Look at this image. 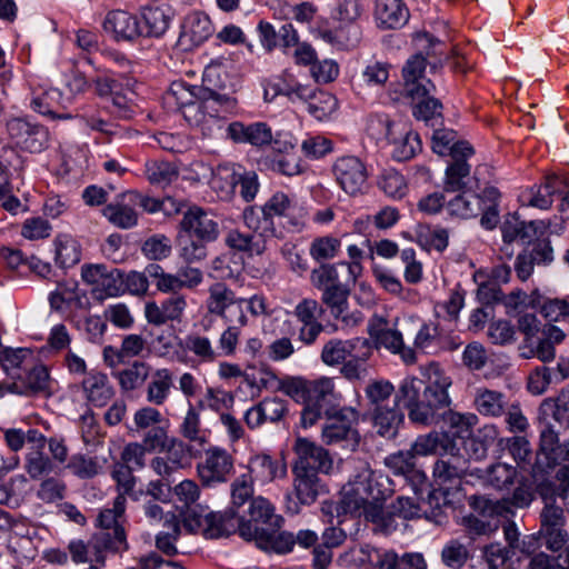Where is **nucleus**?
<instances>
[{"label": "nucleus", "mask_w": 569, "mask_h": 569, "mask_svg": "<svg viewBox=\"0 0 569 569\" xmlns=\"http://www.w3.org/2000/svg\"><path fill=\"white\" fill-rule=\"evenodd\" d=\"M422 379L407 377L399 385L397 399L408 410L409 420L416 425H436L451 405L449 388L452 379L437 362L421 368Z\"/></svg>", "instance_id": "f257e3e1"}, {"label": "nucleus", "mask_w": 569, "mask_h": 569, "mask_svg": "<svg viewBox=\"0 0 569 569\" xmlns=\"http://www.w3.org/2000/svg\"><path fill=\"white\" fill-rule=\"evenodd\" d=\"M219 224L212 214L200 207L184 212L180 221L178 246L188 261L202 260L207 256L206 243L218 238Z\"/></svg>", "instance_id": "f03ea898"}, {"label": "nucleus", "mask_w": 569, "mask_h": 569, "mask_svg": "<svg viewBox=\"0 0 569 569\" xmlns=\"http://www.w3.org/2000/svg\"><path fill=\"white\" fill-rule=\"evenodd\" d=\"M253 482L250 476L240 475L231 483V505L223 512H211L207 515L202 526L203 535L210 539H217L220 537L229 536L237 530L240 531V527L244 525H251L244 522V517L239 513V509L247 502L251 501L253 497Z\"/></svg>", "instance_id": "7ed1b4c3"}, {"label": "nucleus", "mask_w": 569, "mask_h": 569, "mask_svg": "<svg viewBox=\"0 0 569 569\" xmlns=\"http://www.w3.org/2000/svg\"><path fill=\"white\" fill-rule=\"evenodd\" d=\"M559 467L556 478L559 481V496L569 499V440L560 441L558 432L550 426L540 432L539 449L533 472H547Z\"/></svg>", "instance_id": "20e7f679"}, {"label": "nucleus", "mask_w": 569, "mask_h": 569, "mask_svg": "<svg viewBox=\"0 0 569 569\" xmlns=\"http://www.w3.org/2000/svg\"><path fill=\"white\" fill-rule=\"evenodd\" d=\"M126 505L127 498L117 496L112 508H106L99 513L100 531L93 537V561L99 563V566L104 565V550L119 552L128 548L126 531L122 526L126 520Z\"/></svg>", "instance_id": "39448f33"}, {"label": "nucleus", "mask_w": 569, "mask_h": 569, "mask_svg": "<svg viewBox=\"0 0 569 569\" xmlns=\"http://www.w3.org/2000/svg\"><path fill=\"white\" fill-rule=\"evenodd\" d=\"M478 299L483 308L477 311L472 321L479 323L487 318H493V306L502 305L509 316H520L521 313L536 310L540 305L538 290L532 289L529 293L521 288H513L509 292H503L501 287H478Z\"/></svg>", "instance_id": "423d86ee"}, {"label": "nucleus", "mask_w": 569, "mask_h": 569, "mask_svg": "<svg viewBox=\"0 0 569 569\" xmlns=\"http://www.w3.org/2000/svg\"><path fill=\"white\" fill-rule=\"evenodd\" d=\"M369 129L375 133L382 131L391 146L392 158L397 161H407L421 150L419 134L402 121H392L387 114H376L371 118Z\"/></svg>", "instance_id": "0eeeda50"}, {"label": "nucleus", "mask_w": 569, "mask_h": 569, "mask_svg": "<svg viewBox=\"0 0 569 569\" xmlns=\"http://www.w3.org/2000/svg\"><path fill=\"white\" fill-rule=\"evenodd\" d=\"M535 499V491L530 483L518 482L512 493L498 500H491L486 496H472L469 499L470 507L482 517L513 516L516 509L528 508Z\"/></svg>", "instance_id": "6e6552de"}, {"label": "nucleus", "mask_w": 569, "mask_h": 569, "mask_svg": "<svg viewBox=\"0 0 569 569\" xmlns=\"http://www.w3.org/2000/svg\"><path fill=\"white\" fill-rule=\"evenodd\" d=\"M350 261L322 263L311 272L313 284H350L356 283L362 273L361 261L363 251L356 244L348 247Z\"/></svg>", "instance_id": "1a4fd4ad"}, {"label": "nucleus", "mask_w": 569, "mask_h": 569, "mask_svg": "<svg viewBox=\"0 0 569 569\" xmlns=\"http://www.w3.org/2000/svg\"><path fill=\"white\" fill-rule=\"evenodd\" d=\"M234 472V457L220 446L204 449L197 463V475L204 487H214L227 482Z\"/></svg>", "instance_id": "9d476101"}, {"label": "nucleus", "mask_w": 569, "mask_h": 569, "mask_svg": "<svg viewBox=\"0 0 569 569\" xmlns=\"http://www.w3.org/2000/svg\"><path fill=\"white\" fill-rule=\"evenodd\" d=\"M566 515L560 506L555 501L547 500L540 512L539 537L543 540L546 547L559 553H565L569 546V533L566 529Z\"/></svg>", "instance_id": "9b49d317"}, {"label": "nucleus", "mask_w": 569, "mask_h": 569, "mask_svg": "<svg viewBox=\"0 0 569 569\" xmlns=\"http://www.w3.org/2000/svg\"><path fill=\"white\" fill-rule=\"evenodd\" d=\"M243 221L251 231L230 230L226 236V244L232 250L244 252L249 256L263 253L266 241L262 238L263 232H258L261 220L257 208L249 207L244 209Z\"/></svg>", "instance_id": "f8f14e48"}, {"label": "nucleus", "mask_w": 569, "mask_h": 569, "mask_svg": "<svg viewBox=\"0 0 569 569\" xmlns=\"http://www.w3.org/2000/svg\"><path fill=\"white\" fill-rule=\"evenodd\" d=\"M191 462V446L181 438L171 437L168 447L150 460L151 470L164 479H171L177 472L188 468Z\"/></svg>", "instance_id": "ddd939ff"}, {"label": "nucleus", "mask_w": 569, "mask_h": 569, "mask_svg": "<svg viewBox=\"0 0 569 569\" xmlns=\"http://www.w3.org/2000/svg\"><path fill=\"white\" fill-rule=\"evenodd\" d=\"M332 173L340 188L350 196L363 193L368 188V170L360 158L343 156L332 166Z\"/></svg>", "instance_id": "4468645a"}, {"label": "nucleus", "mask_w": 569, "mask_h": 569, "mask_svg": "<svg viewBox=\"0 0 569 569\" xmlns=\"http://www.w3.org/2000/svg\"><path fill=\"white\" fill-rule=\"evenodd\" d=\"M202 281V272L186 267L178 276L167 274L157 263L149 264L143 272L130 271L126 284H198Z\"/></svg>", "instance_id": "2eb2a0df"}, {"label": "nucleus", "mask_w": 569, "mask_h": 569, "mask_svg": "<svg viewBox=\"0 0 569 569\" xmlns=\"http://www.w3.org/2000/svg\"><path fill=\"white\" fill-rule=\"evenodd\" d=\"M296 460L293 469L318 475L329 473L332 470L333 461L325 448L310 441L307 438H297L293 446Z\"/></svg>", "instance_id": "dca6fc26"}, {"label": "nucleus", "mask_w": 569, "mask_h": 569, "mask_svg": "<svg viewBox=\"0 0 569 569\" xmlns=\"http://www.w3.org/2000/svg\"><path fill=\"white\" fill-rule=\"evenodd\" d=\"M7 131L17 147L32 153L42 151L48 142L47 129L27 118L10 119L7 122Z\"/></svg>", "instance_id": "f3484780"}, {"label": "nucleus", "mask_w": 569, "mask_h": 569, "mask_svg": "<svg viewBox=\"0 0 569 569\" xmlns=\"http://www.w3.org/2000/svg\"><path fill=\"white\" fill-rule=\"evenodd\" d=\"M280 528H259L252 525L240 527V536L247 540H256L259 548L286 553L296 545L295 535L288 531H279Z\"/></svg>", "instance_id": "a211bd4d"}, {"label": "nucleus", "mask_w": 569, "mask_h": 569, "mask_svg": "<svg viewBox=\"0 0 569 569\" xmlns=\"http://www.w3.org/2000/svg\"><path fill=\"white\" fill-rule=\"evenodd\" d=\"M368 332L376 341L377 347H385L393 353H399L407 363L415 361L416 357L413 350L405 347L401 333L395 329L388 328L385 318L373 316L368 323Z\"/></svg>", "instance_id": "6ab92c4d"}, {"label": "nucleus", "mask_w": 569, "mask_h": 569, "mask_svg": "<svg viewBox=\"0 0 569 569\" xmlns=\"http://www.w3.org/2000/svg\"><path fill=\"white\" fill-rule=\"evenodd\" d=\"M370 356V345L368 339L356 338L353 340H330L321 351V359L326 365L335 366L342 363L347 357L361 359L366 361Z\"/></svg>", "instance_id": "aec40b11"}, {"label": "nucleus", "mask_w": 569, "mask_h": 569, "mask_svg": "<svg viewBox=\"0 0 569 569\" xmlns=\"http://www.w3.org/2000/svg\"><path fill=\"white\" fill-rule=\"evenodd\" d=\"M475 150L471 144H462L456 151V156L450 158L446 168L443 189L447 192H457L467 190L468 180L471 173V166L468 159L471 158Z\"/></svg>", "instance_id": "412c9836"}, {"label": "nucleus", "mask_w": 569, "mask_h": 569, "mask_svg": "<svg viewBox=\"0 0 569 569\" xmlns=\"http://www.w3.org/2000/svg\"><path fill=\"white\" fill-rule=\"evenodd\" d=\"M140 17L124 10L109 12L103 21V29L117 41L133 42L141 38Z\"/></svg>", "instance_id": "4be33fe9"}, {"label": "nucleus", "mask_w": 569, "mask_h": 569, "mask_svg": "<svg viewBox=\"0 0 569 569\" xmlns=\"http://www.w3.org/2000/svg\"><path fill=\"white\" fill-rule=\"evenodd\" d=\"M288 402L279 397H267L247 410L246 425L256 429L264 423H278L288 415Z\"/></svg>", "instance_id": "5701e85b"}, {"label": "nucleus", "mask_w": 569, "mask_h": 569, "mask_svg": "<svg viewBox=\"0 0 569 569\" xmlns=\"http://www.w3.org/2000/svg\"><path fill=\"white\" fill-rule=\"evenodd\" d=\"M369 480H375L371 472L366 469L358 476L355 487L346 490L341 499L336 503L335 510L338 517L350 515L352 517H361L366 503L369 499Z\"/></svg>", "instance_id": "b1692460"}, {"label": "nucleus", "mask_w": 569, "mask_h": 569, "mask_svg": "<svg viewBox=\"0 0 569 569\" xmlns=\"http://www.w3.org/2000/svg\"><path fill=\"white\" fill-rule=\"evenodd\" d=\"M227 138L234 143H248L256 148H263L272 142L273 133L271 127L267 122L257 121L244 124L234 121L228 124Z\"/></svg>", "instance_id": "393cba45"}, {"label": "nucleus", "mask_w": 569, "mask_h": 569, "mask_svg": "<svg viewBox=\"0 0 569 569\" xmlns=\"http://www.w3.org/2000/svg\"><path fill=\"white\" fill-rule=\"evenodd\" d=\"M103 217L119 229H131L138 224L139 213L130 190L118 194L102 209Z\"/></svg>", "instance_id": "a878e982"}, {"label": "nucleus", "mask_w": 569, "mask_h": 569, "mask_svg": "<svg viewBox=\"0 0 569 569\" xmlns=\"http://www.w3.org/2000/svg\"><path fill=\"white\" fill-rule=\"evenodd\" d=\"M49 383V372L42 365H37L33 358V365L23 372L21 380L12 382L0 383V392L16 393V395H30L40 392L47 389Z\"/></svg>", "instance_id": "bb28decb"}, {"label": "nucleus", "mask_w": 569, "mask_h": 569, "mask_svg": "<svg viewBox=\"0 0 569 569\" xmlns=\"http://www.w3.org/2000/svg\"><path fill=\"white\" fill-rule=\"evenodd\" d=\"M199 93H202L201 100L203 103V111L207 118H212L217 120V124L213 126V134L221 130L223 127V119L230 114L237 106V100L227 94L220 93L214 88L206 86L203 90H198Z\"/></svg>", "instance_id": "cd10ccee"}, {"label": "nucleus", "mask_w": 569, "mask_h": 569, "mask_svg": "<svg viewBox=\"0 0 569 569\" xmlns=\"http://www.w3.org/2000/svg\"><path fill=\"white\" fill-rule=\"evenodd\" d=\"M199 93H202L201 100L203 103V111L207 118H212L217 120V124L213 126V134L221 130L223 127V119L230 114L237 106V100L227 94L220 93L214 88L206 86L203 90H198Z\"/></svg>", "instance_id": "c85d7f7f"}, {"label": "nucleus", "mask_w": 569, "mask_h": 569, "mask_svg": "<svg viewBox=\"0 0 569 569\" xmlns=\"http://www.w3.org/2000/svg\"><path fill=\"white\" fill-rule=\"evenodd\" d=\"M426 58L422 54L411 57L402 69L405 91L411 99H419L429 94L433 84L423 77Z\"/></svg>", "instance_id": "c756f323"}, {"label": "nucleus", "mask_w": 569, "mask_h": 569, "mask_svg": "<svg viewBox=\"0 0 569 569\" xmlns=\"http://www.w3.org/2000/svg\"><path fill=\"white\" fill-rule=\"evenodd\" d=\"M566 187L563 178L551 174L546 177V180L540 186H533L521 193L520 200L523 204L535 207L538 209H548L553 202V194L562 193Z\"/></svg>", "instance_id": "7c9ffc66"}, {"label": "nucleus", "mask_w": 569, "mask_h": 569, "mask_svg": "<svg viewBox=\"0 0 569 569\" xmlns=\"http://www.w3.org/2000/svg\"><path fill=\"white\" fill-rule=\"evenodd\" d=\"M86 400L94 407H104L114 396V388L104 372L91 370L81 382Z\"/></svg>", "instance_id": "2f4dec72"}, {"label": "nucleus", "mask_w": 569, "mask_h": 569, "mask_svg": "<svg viewBox=\"0 0 569 569\" xmlns=\"http://www.w3.org/2000/svg\"><path fill=\"white\" fill-rule=\"evenodd\" d=\"M479 478L485 486L499 492L509 491L512 487L515 489L520 481L529 483L526 478L518 477V470L515 466L506 462L490 465Z\"/></svg>", "instance_id": "473e14b6"}, {"label": "nucleus", "mask_w": 569, "mask_h": 569, "mask_svg": "<svg viewBox=\"0 0 569 569\" xmlns=\"http://www.w3.org/2000/svg\"><path fill=\"white\" fill-rule=\"evenodd\" d=\"M184 308L183 297L173 293L161 306L154 301H148L144 307V316L149 323L162 326L168 321L180 320Z\"/></svg>", "instance_id": "72a5a7b5"}, {"label": "nucleus", "mask_w": 569, "mask_h": 569, "mask_svg": "<svg viewBox=\"0 0 569 569\" xmlns=\"http://www.w3.org/2000/svg\"><path fill=\"white\" fill-rule=\"evenodd\" d=\"M371 415L377 433L387 439L396 438L405 421V415L396 400H393L392 406L373 408Z\"/></svg>", "instance_id": "f704fd0d"}, {"label": "nucleus", "mask_w": 569, "mask_h": 569, "mask_svg": "<svg viewBox=\"0 0 569 569\" xmlns=\"http://www.w3.org/2000/svg\"><path fill=\"white\" fill-rule=\"evenodd\" d=\"M30 106L36 112L52 120L71 118L70 113L64 112L62 92L56 88L33 92Z\"/></svg>", "instance_id": "c9c22d12"}, {"label": "nucleus", "mask_w": 569, "mask_h": 569, "mask_svg": "<svg viewBox=\"0 0 569 569\" xmlns=\"http://www.w3.org/2000/svg\"><path fill=\"white\" fill-rule=\"evenodd\" d=\"M409 10L402 0H377L375 17L383 29H398L409 20Z\"/></svg>", "instance_id": "e433bc0d"}, {"label": "nucleus", "mask_w": 569, "mask_h": 569, "mask_svg": "<svg viewBox=\"0 0 569 569\" xmlns=\"http://www.w3.org/2000/svg\"><path fill=\"white\" fill-rule=\"evenodd\" d=\"M467 471V461L459 456L450 455L435 462L432 476L439 486L451 488L459 483Z\"/></svg>", "instance_id": "4c0bfd02"}, {"label": "nucleus", "mask_w": 569, "mask_h": 569, "mask_svg": "<svg viewBox=\"0 0 569 569\" xmlns=\"http://www.w3.org/2000/svg\"><path fill=\"white\" fill-rule=\"evenodd\" d=\"M287 468L284 465L272 459L268 455H256L249 459L248 472L252 482L269 483L278 477H284Z\"/></svg>", "instance_id": "58836bf2"}, {"label": "nucleus", "mask_w": 569, "mask_h": 569, "mask_svg": "<svg viewBox=\"0 0 569 569\" xmlns=\"http://www.w3.org/2000/svg\"><path fill=\"white\" fill-rule=\"evenodd\" d=\"M373 482L376 480H369V499L363 509L362 516L367 521L373 525V530L389 533L397 527L395 517L391 511H386L382 507L381 500L373 493Z\"/></svg>", "instance_id": "ea45409f"}, {"label": "nucleus", "mask_w": 569, "mask_h": 569, "mask_svg": "<svg viewBox=\"0 0 569 569\" xmlns=\"http://www.w3.org/2000/svg\"><path fill=\"white\" fill-rule=\"evenodd\" d=\"M552 260V248L549 241H538L531 252L520 253L516 258L515 270L519 281L525 282L529 279L533 270L535 262L547 263Z\"/></svg>", "instance_id": "a19ab883"}, {"label": "nucleus", "mask_w": 569, "mask_h": 569, "mask_svg": "<svg viewBox=\"0 0 569 569\" xmlns=\"http://www.w3.org/2000/svg\"><path fill=\"white\" fill-rule=\"evenodd\" d=\"M128 274L103 263H86L81 267V278L86 284H126Z\"/></svg>", "instance_id": "79ce46f5"}, {"label": "nucleus", "mask_w": 569, "mask_h": 569, "mask_svg": "<svg viewBox=\"0 0 569 569\" xmlns=\"http://www.w3.org/2000/svg\"><path fill=\"white\" fill-rule=\"evenodd\" d=\"M322 440L326 445H335L340 441H348L352 447L359 442V433L351 423L343 417L336 416L327 420L322 427Z\"/></svg>", "instance_id": "37998d69"}, {"label": "nucleus", "mask_w": 569, "mask_h": 569, "mask_svg": "<svg viewBox=\"0 0 569 569\" xmlns=\"http://www.w3.org/2000/svg\"><path fill=\"white\" fill-rule=\"evenodd\" d=\"M33 358V352L28 348H8L0 353L1 366L13 381L22 379L23 372L32 367Z\"/></svg>", "instance_id": "c03bdc74"}, {"label": "nucleus", "mask_w": 569, "mask_h": 569, "mask_svg": "<svg viewBox=\"0 0 569 569\" xmlns=\"http://www.w3.org/2000/svg\"><path fill=\"white\" fill-rule=\"evenodd\" d=\"M453 198L447 201L448 214L457 219H470L480 214L481 200L470 190L458 191Z\"/></svg>", "instance_id": "a18cd8bd"}, {"label": "nucleus", "mask_w": 569, "mask_h": 569, "mask_svg": "<svg viewBox=\"0 0 569 569\" xmlns=\"http://www.w3.org/2000/svg\"><path fill=\"white\" fill-rule=\"evenodd\" d=\"M173 385V375L167 368L157 369L146 388V399L153 406H162L169 398Z\"/></svg>", "instance_id": "49530a36"}, {"label": "nucleus", "mask_w": 569, "mask_h": 569, "mask_svg": "<svg viewBox=\"0 0 569 569\" xmlns=\"http://www.w3.org/2000/svg\"><path fill=\"white\" fill-rule=\"evenodd\" d=\"M141 36L142 37H160L169 28L171 21L170 9L166 7L144 8L141 13Z\"/></svg>", "instance_id": "de8ad7c7"}, {"label": "nucleus", "mask_w": 569, "mask_h": 569, "mask_svg": "<svg viewBox=\"0 0 569 569\" xmlns=\"http://www.w3.org/2000/svg\"><path fill=\"white\" fill-rule=\"evenodd\" d=\"M213 33L212 22L203 12H191L184 20L182 36L188 38L191 44L200 46Z\"/></svg>", "instance_id": "09e8293b"}, {"label": "nucleus", "mask_w": 569, "mask_h": 569, "mask_svg": "<svg viewBox=\"0 0 569 569\" xmlns=\"http://www.w3.org/2000/svg\"><path fill=\"white\" fill-rule=\"evenodd\" d=\"M250 522L257 527V523L267 525L268 528H281L283 518L276 513L274 506L266 498L258 496L251 499L249 505Z\"/></svg>", "instance_id": "8fccbe9b"}, {"label": "nucleus", "mask_w": 569, "mask_h": 569, "mask_svg": "<svg viewBox=\"0 0 569 569\" xmlns=\"http://www.w3.org/2000/svg\"><path fill=\"white\" fill-rule=\"evenodd\" d=\"M54 261L62 268H71L81 259V247L79 242L68 233H59L53 240Z\"/></svg>", "instance_id": "3c124183"}, {"label": "nucleus", "mask_w": 569, "mask_h": 569, "mask_svg": "<svg viewBox=\"0 0 569 569\" xmlns=\"http://www.w3.org/2000/svg\"><path fill=\"white\" fill-rule=\"evenodd\" d=\"M476 410L487 417H500L506 412L508 402L502 392L479 388L475 396Z\"/></svg>", "instance_id": "603ef678"}, {"label": "nucleus", "mask_w": 569, "mask_h": 569, "mask_svg": "<svg viewBox=\"0 0 569 569\" xmlns=\"http://www.w3.org/2000/svg\"><path fill=\"white\" fill-rule=\"evenodd\" d=\"M292 472L295 476V495L299 503L307 506L313 503L322 489L318 475L299 471L293 468Z\"/></svg>", "instance_id": "864d4df0"}, {"label": "nucleus", "mask_w": 569, "mask_h": 569, "mask_svg": "<svg viewBox=\"0 0 569 569\" xmlns=\"http://www.w3.org/2000/svg\"><path fill=\"white\" fill-rule=\"evenodd\" d=\"M50 305L56 310L86 309L90 301L86 292L78 287H58L50 296Z\"/></svg>", "instance_id": "5fc2aeb1"}, {"label": "nucleus", "mask_w": 569, "mask_h": 569, "mask_svg": "<svg viewBox=\"0 0 569 569\" xmlns=\"http://www.w3.org/2000/svg\"><path fill=\"white\" fill-rule=\"evenodd\" d=\"M151 367L143 361H133L129 367L118 371L114 377L123 392L139 389L150 376Z\"/></svg>", "instance_id": "6e6d98bb"}, {"label": "nucleus", "mask_w": 569, "mask_h": 569, "mask_svg": "<svg viewBox=\"0 0 569 569\" xmlns=\"http://www.w3.org/2000/svg\"><path fill=\"white\" fill-rule=\"evenodd\" d=\"M293 206L292 199L284 192H276L258 212L262 213V223L266 224L263 232H273V217L287 216Z\"/></svg>", "instance_id": "4d7b16f0"}, {"label": "nucleus", "mask_w": 569, "mask_h": 569, "mask_svg": "<svg viewBox=\"0 0 569 569\" xmlns=\"http://www.w3.org/2000/svg\"><path fill=\"white\" fill-rule=\"evenodd\" d=\"M438 495H442L438 490H433L429 493L428 500H423L421 503L416 502L413 498L409 497H399L397 500L392 503V510L391 513L395 517V515H398L399 517H402L405 519H413L419 518L421 516L428 515V508L432 506L433 500H438Z\"/></svg>", "instance_id": "13d9d810"}, {"label": "nucleus", "mask_w": 569, "mask_h": 569, "mask_svg": "<svg viewBox=\"0 0 569 569\" xmlns=\"http://www.w3.org/2000/svg\"><path fill=\"white\" fill-rule=\"evenodd\" d=\"M410 448L416 457L442 456L448 448V438L442 432L430 431L418 436Z\"/></svg>", "instance_id": "bf43d9fd"}, {"label": "nucleus", "mask_w": 569, "mask_h": 569, "mask_svg": "<svg viewBox=\"0 0 569 569\" xmlns=\"http://www.w3.org/2000/svg\"><path fill=\"white\" fill-rule=\"evenodd\" d=\"M203 103L201 97L194 102L188 104L180 110L184 120L191 126L199 128L203 137L213 136V126L218 122L216 119L207 118L203 111Z\"/></svg>", "instance_id": "052dcab7"}, {"label": "nucleus", "mask_w": 569, "mask_h": 569, "mask_svg": "<svg viewBox=\"0 0 569 569\" xmlns=\"http://www.w3.org/2000/svg\"><path fill=\"white\" fill-rule=\"evenodd\" d=\"M179 433L182 440L186 439L189 442H196L201 446L207 442L206 432L201 428L200 413L192 405H189V408L179 425Z\"/></svg>", "instance_id": "680f3d73"}, {"label": "nucleus", "mask_w": 569, "mask_h": 569, "mask_svg": "<svg viewBox=\"0 0 569 569\" xmlns=\"http://www.w3.org/2000/svg\"><path fill=\"white\" fill-rule=\"evenodd\" d=\"M198 90H203V87L199 88L189 86L183 81H174L166 93L164 100L168 104L176 106L181 110L200 98L202 93H199Z\"/></svg>", "instance_id": "e2e57ef3"}, {"label": "nucleus", "mask_w": 569, "mask_h": 569, "mask_svg": "<svg viewBox=\"0 0 569 569\" xmlns=\"http://www.w3.org/2000/svg\"><path fill=\"white\" fill-rule=\"evenodd\" d=\"M23 468L30 479L41 480L53 472L54 465L43 450H29L26 455Z\"/></svg>", "instance_id": "0e129e2a"}, {"label": "nucleus", "mask_w": 569, "mask_h": 569, "mask_svg": "<svg viewBox=\"0 0 569 569\" xmlns=\"http://www.w3.org/2000/svg\"><path fill=\"white\" fill-rule=\"evenodd\" d=\"M133 83L132 77L124 79L123 77L103 74L96 78L94 90L99 97L114 96L131 92Z\"/></svg>", "instance_id": "69168bd1"}, {"label": "nucleus", "mask_w": 569, "mask_h": 569, "mask_svg": "<svg viewBox=\"0 0 569 569\" xmlns=\"http://www.w3.org/2000/svg\"><path fill=\"white\" fill-rule=\"evenodd\" d=\"M183 347L201 362H213L220 356L219 351L212 346L211 340L199 333L188 335L184 338Z\"/></svg>", "instance_id": "338daca9"}, {"label": "nucleus", "mask_w": 569, "mask_h": 569, "mask_svg": "<svg viewBox=\"0 0 569 569\" xmlns=\"http://www.w3.org/2000/svg\"><path fill=\"white\" fill-rule=\"evenodd\" d=\"M103 64L101 71L104 74L118 76L128 79L132 77L133 63L126 54L116 50H107L102 53Z\"/></svg>", "instance_id": "774afa93"}]
</instances>
